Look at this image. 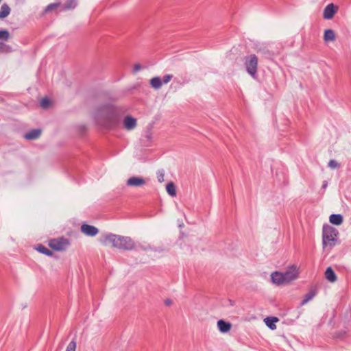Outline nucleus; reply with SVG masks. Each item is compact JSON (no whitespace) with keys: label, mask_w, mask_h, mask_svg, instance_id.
<instances>
[{"label":"nucleus","mask_w":351,"mask_h":351,"mask_svg":"<svg viewBox=\"0 0 351 351\" xmlns=\"http://www.w3.org/2000/svg\"><path fill=\"white\" fill-rule=\"evenodd\" d=\"M100 242L105 246L130 251L136 248L134 241L130 237H124L112 233L106 234L100 238Z\"/></svg>","instance_id":"nucleus-2"},{"label":"nucleus","mask_w":351,"mask_h":351,"mask_svg":"<svg viewBox=\"0 0 351 351\" xmlns=\"http://www.w3.org/2000/svg\"><path fill=\"white\" fill-rule=\"evenodd\" d=\"M60 4L59 3H50L49 5H48L45 11V12H50L52 10L58 8Z\"/></svg>","instance_id":"nucleus-30"},{"label":"nucleus","mask_w":351,"mask_h":351,"mask_svg":"<svg viewBox=\"0 0 351 351\" xmlns=\"http://www.w3.org/2000/svg\"><path fill=\"white\" fill-rule=\"evenodd\" d=\"M156 173L158 182L160 183L164 182L165 171L163 169H159Z\"/></svg>","instance_id":"nucleus-29"},{"label":"nucleus","mask_w":351,"mask_h":351,"mask_svg":"<svg viewBox=\"0 0 351 351\" xmlns=\"http://www.w3.org/2000/svg\"><path fill=\"white\" fill-rule=\"evenodd\" d=\"M244 64L247 72L253 77L257 73L258 58L254 54L247 56L244 58Z\"/></svg>","instance_id":"nucleus-4"},{"label":"nucleus","mask_w":351,"mask_h":351,"mask_svg":"<svg viewBox=\"0 0 351 351\" xmlns=\"http://www.w3.org/2000/svg\"><path fill=\"white\" fill-rule=\"evenodd\" d=\"M172 78H173V75H171V74L165 75L163 76L162 82V84H167L171 80Z\"/></svg>","instance_id":"nucleus-32"},{"label":"nucleus","mask_w":351,"mask_h":351,"mask_svg":"<svg viewBox=\"0 0 351 351\" xmlns=\"http://www.w3.org/2000/svg\"><path fill=\"white\" fill-rule=\"evenodd\" d=\"M317 295V290L315 288L311 289L310 291L304 295V299L301 302V306L306 304L311 300Z\"/></svg>","instance_id":"nucleus-15"},{"label":"nucleus","mask_w":351,"mask_h":351,"mask_svg":"<svg viewBox=\"0 0 351 351\" xmlns=\"http://www.w3.org/2000/svg\"><path fill=\"white\" fill-rule=\"evenodd\" d=\"M264 321L268 328L271 330H274L276 328L275 323L278 321V319L275 317H266Z\"/></svg>","instance_id":"nucleus-18"},{"label":"nucleus","mask_w":351,"mask_h":351,"mask_svg":"<svg viewBox=\"0 0 351 351\" xmlns=\"http://www.w3.org/2000/svg\"><path fill=\"white\" fill-rule=\"evenodd\" d=\"M167 192L171 197H175L176 195V189L175 184L171 182L168 183L166 186Z\"/></svg>","instance_id":"nucleus-23"},{"label":"nucleus","mask_w":351,"mask_h":351,"mask_svg":"<svg viewBox=\"0 0 351 351\" xmlns=\"http://www.w3.org/2000/svg\"><path fill=\"white\" fill-rule=\"evenodd\" d=\"M324 40L325 42L334 41L335 40V32L330 29H326L324 31Z\"/></svg>","instance_id":"nucleus-19"},{"label":"nucleus","mask_w":351,"mask_h":351,"mask_svg":"<svg viewBox=\"0 0 351 351\" xmlns=\"http://www.w3.org/2000/svg\"><path fill=\"white\" fill-rule=\"evenodd\" d=\"M328 167L330 169H336L339 167V164L335 160H330L328 164Z\"/></svg>","instance_id":"nucleus-31"},{"label":"nucleus","mask_w":351,"mask_h":351,"mask_svg":"<svg viewBox=\"0 0 351 351\" xmlns=\"http://www.w3.org/2000/svg\"><path fill=\"white\" fill-rule=\"evenodd\" d=\"M326 278L331 282H334L337 280V276L331 267H328L325 271Z\"/></svg>","instance_id":"nucleus-20"},{"label":"nucleus","mask_w":351,"mask_h":351,"mask_svg":"<svg viewBox=\"0 0 351 351\" xmlns=\"http://www.w3.org/2000/svg\"><path fill=\"white\" fill-rule=\"evenodd\" d=\"M40 105L43 108L46 109L50 105V100L47 97H44L40 100Z\"/></svg>","instance_id":"nucleus-27"},{"label":"nucleus","mask_w":351,"mask_h":351,"mask_svg":"<svg viewBox=\"0 0 351 351\" xmlns=\"http://www.w3.org/2000/svg\"><path fill=\"white\" fill-rule=\"evenodd\" d=\"M69 244V240L64 238L54 239L49 242V246L56 251L64 250Z\"/></svg>","instance_id":"nucleus-6"},{"label":"nucleus","mask_w":351,"mask_h":351,"mask_svg":"<svg viewBox=\"0 0 351 351\" xmlns=\"http://www.w3.org/2000/svg\"><path fill=\"white\" fill-rule=\"evenodd\" d=\"M142 69V66L140 64L137 63V64H135L134 65V68H133V72L134 73H137L138 71H139L141 69Z\"/></svg>","instance_id":"nucleus-33"},{"label":"nucleus","mask_w":351,"mask_h":351,"mask_svg":"<svg viewBox=\"0 0 351 351\" xmlns=\"http://www.w3.org/2000/svg\"><path fill=\"white\" fill-rule=\"evenodd\" d=\"M10 38V33L6 29L0 30V40L8 41Z\"/></svg>","instance_id":"nucleus-26"},{"label":"nucleus","mask_w":351,"mask_h":351,"mask_svg":"<svg viewBox=\"0 0 351 351\" xmlns=\"http://www.w3.org/2000/svg\"><path fill=\"white\" fill-rule=\"evenodd\" d=\"M146 184V180L142 177L132 176L128 179L126 184L128 186L140 187Z\"/></svg>","instance_id":"nucleus-8"},{"label":"nucleus","mask_w":351,"mask_h":351,"mask_svg":"<svg viewBox=\"0 0 351 351\" xmlns=\"http://www.w3.org/2000/svg\"><path fill=\"white\" fill-rule=\"evenodd\" d=\"M338 8L333 3H330L326 6L323 12V17L324 19H332L337 12Z\"/></svg>","instance_id":"nucleus-9"},{"label":"nucleus","mask_w":351,"mask_h":351,"mask_svg":"<svg viewBox=\"0 0 351 351\" xmlns=\"http://www.w3.org/2000/svg\"><path fill=\"white\" fill-rule=\"evenodd\" d=\"M327 186H328V182L327 181H324L323 184H322V188L323 189H326L327 188Z\"/></svg>","instance_id":"nucleus-35"},{"label":"nucleus","mask_w":351,"mask_h":351,"mask_svg":"<svg viewBox=\"0 0 351 351\" xmlns=\"http://www.w3.org/2000/svg\"><path fill=\"white\" fill-rule=\"evenodd\" d=\"M271 282L275 285H280L285 284L284 279H283L282 272H279V271L273 272L271 274Z\"/></svg>","instance_id":"nucleus-12"},{"label":"nucleus","mask_w":351,"mask_h":351,"mask_svg":"<svg viewBox=\"0 0 351 351\" xmlns=\"http://www.w3.org/2000/svg\"><path fill=\"white\" fill-rule=\"evenodd\" d=\"M10 13V8L6 3L1 5L0 10V19H4L7 17Z\"/></svg>","instance_id":"nucleus-21"},{"label":"nucleus","mask_w":351,"mask_h":351,"mask_svg":"<svg viewBox=\"0 0 351 351\" xmlns=\"http://www.w3.org/2000/svg\"><path fill=\"white\" fill-rule=\"evenodd\" d=\"M338 231L336 228L329 226L324 225L322 230V244L326 246H334L337 240Z\"/></svg>","instance_id":"nucleus-3"},{"label":"nucleus","mask_w":351,"mask_h":351,"mask_svg":"<svg viewBox=\"0 0 351 351\" xmlns=\"http://www.w3.org/2000/svg\"><path fill=\"white\" fill-rule=\"evenodd\" d=\"M81 231L86 236L89 237H94L99 232V230L96 227L88 224H83L81 226Z\"/></svg>","instance_id":"nucleus-10"},{"label":"nucleus","mask_w":351,"mask_h":351,"mask_svg":"<svg viewBox=\"0 0 351 351\" xmlns=\"http://www.w3.org/2000/svg\"><path fill=\"white\" fill-rule=\"evenodd\" d=\"M41 134V130L39 129H34L27 132L24 135V138L27 140H35L40 137Z\"/></svg>","instance_id":"nucleus-13"},{"label":"nucleus","mask_w":351,"mask_h":351,"mask_svg":"<svg viewBox=\"0 0 351 351\" xmlns=\"http://www.w3.org/2000/svg\"><path fill=\"white\" fill-rule=\"evenodd\" d=\"M329 221L332 224L339 226L343 223V217L339 214H332L329 217Z\"/></svg>","instance_id":"nucleus-16"},{"label":"nucleus","mask_w":351,"mask_h":351,"mask_svg":"<svg viewBox=\"0 0 351 351\" xmlns=\"http://www.w3.org/2000/svg\"><path fill=\"white\" fill-rule=\"evenodd\" d=\"M285 283H289L297 278L298 276V269L296 266L291 265L285 272H282Z\"/></svg>","instance_id":"nucleus-7"},{"label":"nucleus","mask_w":351,"mask_h":351,"mask_svg":"<svg viewBox=\"0 0 351 351\" xmlns=\"http://www.w3.org/2000/svg\"><path fill=\"white\" fill-rule=\"evenodd\" d=\"M123 125L127 130H132L136 126V119L132 116H126L123 121Z\"/></svg>","instance_id":"nucleus-11"},{"label":"nucleus","mask_w":351,"mask_h":351,"mask_svg":"<svg viewBox=\"0 0 351 351\" xmlns=\"http://www.w3.org/2000/svg\"><path fill=\"white\" fill-rule=\"evenodd\" d=\"M217 326L221 332H227L231 328V324L226 322L223 319H220L217 322Z\"/></svg>","instance_id":"nucleus-14"},{"label":"nucleus","mask_w":351,"mask_h":351,"mask_svg":"<svg viewBox=\"0 0 351 351\" xmlns=\"http://www.w3.org/2000/svg\"><path fill=\"white\" fill-rule=\"evenodd\" d=\"M13 51L12 47L5 44V43L0 42V53H9Z\"/></svg>","instance_id":"nucleus-22"},{"label":"nucleus","mask_w":351,"mask_h":351,"mask_svg":"<svg viewBox=\"0 0 351 351\" xmlns=\"http://www.w3.org/2000/svg\"><path fill=\"white\" fill-rule=\"evenodd\" d=\"M77 2L76 0H66V1L64 3L62 6V10H71L73 9L76 7Z\"/></svg>","instance_id":"nucleus-24"},{"label":"nucleus","mask_w":351,"mask_h":351,"mask_svg":"<svg viewBox=\"0 0 351 351\" xmlns=\"http://www.w3.org/2000/svg\"><path fill=\"white\" fill-rule=\"evenodd\" d=\"M150 86L156 90H158L162 85V80L160 77H152L149 81Z\"/></svg>","instance_id":"nucleus-17"},{"label":"nucleus","mask_w":351,"mask_h":351,"mask_svg":"<svg viewBox=\"0 0 351 351\" xmlns=\"http://www.w3.org/2000/svg\"><path fill=\"white\" fill-rule=\"evenodd\" d=\"M271 45L268 43H257L255 49L257 52L262 53L268 58H272L279 53L278 51H273L271 49Z\"/></svg>","instance_id":"nucleus-5"},{"label":"nucleus","mask_w":351,"mask_h":351,"mask_svg":"<svg viewBox=\"0 0 351 351\" xmlns=\"http://www.w3.org/2000/svg\"><path fill=\"white\" fill-rule=\"evenodd\" d=\"M125 113L122 107L106 104L97 108L95 118L97 121L109 129L117 128Z\"/></svg>","instance_id":"nucleus-1"},{"label":"nucleus","mask_w":351,"mask_h":351,"mask_svg":"<svg viewBox=\"0 0 351 351\" xmlns=\"http://www.w3.org/2000/svg\"><path fill=\"white\" fill-rule=\"evenodd\" d=\"M36 249L39 252H40L43 254L47 255L49 256H51L53 254L52 252L50 250H49L47 247H46L45 246H44L41 244H38Z\"/></svg>","instance_id":"nucleus-25"},{"label":"nucleus","mask_w":351,"mask_h":351,"mask_svg":"<svg viewBox=\"0 0 351 351\" xmlns=\"http://www.w3.org/2000/svg\"><path fill=\"white\" fill-rule=\"evenodd\" d=\"M76 346L75 341L73 340L68 344L65 351H75Z\"/></svg>","instance_id":"nucleus-28"},{"label":"nucleus","mask_w":351,"mask_h":351,"mask_svg":"<svg viewBox=\"0 0 351 351\" xmlns=\"http://www.w3.org/2000/svg\"><path fill=\"white\" fill-rule=\"evenodd\" d=\"M165 304L167 305V306H170L171 304H172V300H170V299H167L165 301Z\"/></svg>","instance_id":"nucleus-34"}]
</instances>
